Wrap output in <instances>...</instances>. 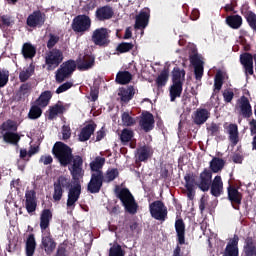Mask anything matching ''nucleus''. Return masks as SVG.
<instances>
[{"label":"nucleus","instance_id":"f257e3e1","mask_svg":"<svg viewBox=\"0 0 256 256\" xmlns=\"http://www.w3.org/2000/svg\"><path fill=\"white\" fill-rule=\"evenodd\" d=\"M53 153L61 165H69V171L72 175L74 181H79L84 175L85 170H83V158L80 156L72 155L71 148L62 142H57L54 145Z\"/></svg>","mask_w":256,"mask_h":256},{"label":"nucleus","instance_id":"f03ea898","mask_svg":"<svg viewBox=\"0 0 256 256\" xmlns=\"http://www.w3.org/2000/svg\"><path fill=\"white\" fill-rule=\"evenodd\" d=\"M173 85L170 88L171 101H175L177 97H181L183 92V81H185V70L175 67L172 71Z\"/></svg>","mask_w":256,"mask_h":256},{"label":"nucleus","instance_id":"7ed1b4c3","mask_svg":"<svg viewBox=\"0 0 256 256\" xmlns=\"http://www.w3.org/2000/svg\"><path fill=\"white\" fill-rule=\"evenodd\" d=\"M115 193L120 201L123 203L125 210L131 215H135L139 206L137 205V202H135V198L133 197L131 192L127 188H116Z\"/></svg>","mask_w":256,"mask_h":256},{"label":"nucleus","instance_id":"20e7f679","mask_svg":"<svg viewBox=\"0 0 256 256\" xmlns=\"http://www.w3.org/2000/svg\"><path fill=\"white\" fill-rule=\"evenodd\" d=\"M2 129L3 131H7L3 135V139L6 143H12V145H17V143H19V140L21 139V137H19V134L10 132V131H17V123L15 121H12V120L6 121L2 125Z\"/></svg>","mask_w":256,"mask_h":256},{"label":"nucleus","instance_id":"39448f33","mask_svg":"<svg viewBox=\"0 0 256 256\" xmlns=\"http://www.w3.org/2000/svg\"><path fill=\"white\" fill-rule=\"evenodd\" d=\"M77 69V64L73 60H69L67 62H64L60 69L56 71V81L57 83H63Z\"/></svg>","mask_w":256,"mask_h":256},{"label":"nucleus","instance_id":"423d86ee","mask_svg":"<svg viewBox=\"0 0 256 256\" xmlns=\"http://www.w3.org/2000/svg\"><path fill=\"white\" fill-rule=\"evenodd\" d=\"M72 29L75 33H85L91 29V18L87 15H78L73 19Z\"/></svg>","mask_w":256,"mask_h":256},{"label":"nucleus","instance_id":"0eeeda50","mask_svg":"<svg viewBox=\"0 0 256 256\" xmlns=\"http://www.w3.org/2000/svg\"><path fill=\"white\" fill-rule=\"evenodd\" d=\"M151 216L157 221H165L167 207L161 201H155L149 206Z\"/></svg>","mask_w":256,"mask_h":256},{"label":"nucleus","instance_id":"6e6552de","mask_svg":"<svg viewBox=\"0 0 256 256\" xmlns=\"http://www.w3.org/2000/svg\"><path fill=\"white\" fill-rule=\"evenodd\" d=\"M92 41L94 45H99V47H104V45H109V31L107 28H98L92 33Z\"/></svg>","mask_w":256,"mask_h":256},{"label":"nucleus","instance_id":"1a4fd4ad","mask_svg":"<svg viewBox=\"0 0 256 256\" xmlns=\"http://www.w3.org/2000/svg\"><path fill=\"white\" fill-rule=\"evenodd\" d=\"M103 173H92L91 180L88 183V191L90 193H99L103 186Z\"/></svg>","mask_w":256,"mask_h":256},{"label":"nucleus","instance_id":"9d476101","mask_svg":"<svg viewBox=\"0 0 256 256\" xmlns=\"http://www.w3.org/2000/svg\"><path fill=\"white\" fill-rule=\"evenodd\" d=\"M213 178V174L211 171L205 169L200 173L199 179L197 181V186L201 191H209L211 187V179Z\"/></svg>","mask_w":256,"mask_h":256},{"label":"nucleus","instance_id":"9b49d317","mask_svg":"<svg viewBox=\"0 0 256 256\" xmlns=\"http://www.w3.org/2000/svg\"><path fill=\"white\" fill-rule=\"evenodd\" d=\"M62 61L63 53L57 49L50 51L46 56V63L50 69L51 67H58Z\"/></svg>","mask_w":256,"mask_h":256},{"label":"nucleus","instance_id":"f8f14e48","mask_svg":"<svg viewBox=\"0 0 256 256\" xmlns=\"http://www.w3.org/2000/svg\"><path fill=\"white\" fill-rule=\"evenodd\" d=\"M45 23V14L37 10L30 14L27 18L28 27H39Z\"/></svg>","mask_w":256,"mask_h":256},{"label":"nucleus","instance_id":"ddd939ff","mask_svg":"<svg viewBox=\"0 0 256 256\" xmlns=\"http://www.w3.org/2000/svg\"><path fill=\"white\" fill-rule=\"evenodd\" d=\"M79 195H81V185L76 184L69 190L67 207L68 209H75V203L79 201Z\"/></svg>","mask_w":256,"mask_h":256},{"label":"nucleus","instance_id":"4468645a","mask_svg":"<svg viewBox=\"0 0 256 256\" xmlns=\"http://www.w3.org/2000/svg\"><path fill=\"white\" fill-rule=\"evenodd\" d=\"M43 237H42V247L44 251L49 255L55 251V247H57V244L51 237V233L49 232H42Z\"/></svg>","mask_w":256,"mask_h":256},{"label":"nucleus","instance_id":"2eb2a0df","mask_svg":"<svg viewBox=\"0 0 256 256\" xmlns=\"http://www.w3.org/2000/svg\"><path fill=\"white\" fill-rule=\"evenodd\" d=\"M237 245H239V237L234 236L227 244L223 256H239V248Z\"/></svg>","mask_w":256,"mask_h":256},{"label":"nucleus","instance_id":"dca6fc26","mask_svg":"<svg viewBox=\"0 0 256 256\" xmlns=\"http://www.w3.org/2000/svg\"><path fill=\"white\" fill-rule=\"evenodd\" d=\"M53 219V213L49 209H45L42 211L40 215V228L42 233H47V228L49 227V223Z\"/></svg>","mask_w":256,"mask_h":256},{"label":"nucleus","instance_id":"f3484780","mask_svg":"<svg viewBox=\"0 0 256 256\" xmlns=\"http://www.w3.org/2000/svg\"><path fill=\"white\" fill-rule=\"evenodd\" d=\"M155 125V119L151 113L145 112L142 114L140 120V127L144 129L146 132L151 131Z\"/></svg>","mask_w":256,"mask_h":256},{"label":"nucleus","instance_id":"a211bd4d","mask_svg":"<svg viewBox=\"0 0 256 256\" xmlns=\"http://www.w3.org/2000/svg\"><path fill=\"white\" fill-rule=\"evenodd\" d=\"M135 95V88L132 86L120 88L118 91V96L120 97V101L122 103H129L133 99Z\"/></svg>","mask_w":256,"mask_h":256},{"label":"nucleus","instance_id":"6ab92c4d","mask_svg":"<svg viewBox=\"0 0 256 256\" xmlns=\"http://www.w3.org/2000/svg\"><path fill=\"white\" fill-rule=\"evenodd\" d=\"M26 209L28 213H33L37 209V200L35 198V192L33 190L26 191Z\"/></svg>","mask_w":256,"mask_h":256},{"label":"nucleus","instance_id":"aec40b11","mask_svg":"<svg viewBox=\"0 0 256 256\" xmlns=\"http://www.w3.org/2000/svg\"><path fill=\"white\" fill-rule=\"evenodd\" d=\"M210 115L211 114L207 111V109L200 108L194 112L192 118L196 125H203V123L209 119Z\"/></svg>","mask_w":256,"mask_h":256},{"label":"nucleus","instance_id":"412c9836","mask_svg":"<svg viewBox=\"0 0 256 256\" xmlns=\"http://www.w3.org/2000/svg\"><path fill=\"white\" fill-rule=\"evenodd\" d=\"M240 63L243 65L246 75H253V56L251 54L241 55Z\"/></svg>","mask_w":256,"mask_h":256},{"label":"nucleus","instance_id":"4be33fe9","mask_svg":"<svg viewBox=\"0 0 256 256\" xmlns=\"http://www.w3.org/2000/svg\"><path fill=\"white\" fill-rule=\"evenodd\" d=\"M223 193V180L221 176H216L211 185V195L219 197Z\"/></svg>","mask_w":256,"mask_h":256},{"label":"nucleus","instance_id":"5701e85b","mask_svg":"<svg viewBox=\"0 0 256 256\" xmlns=\"http://www.w3.org/2000/svg\"><path fill=\"white\" fill-rule=\"evenodd\" d=\"M147 23H149V10L145 9L137 16L135 27L137 29H145Z\"/></svg>","mask_w":256,"mask_h":256},{"label":"nucleus","instance_id":"b1692460","mask_svg":"<svg viewBox=\"0 0 256 256\" xmlns=\"http://www.w3.org/2000/svg\"><path fill=\"white\" fill-rule=\"evenodd\" d=\"M191 61L194 66L195 77L199 80L203 77V60L199 56H194Z\"/></svg>","mask_w":256,"mask_h":256},{"label":"nucleus","instance_id":"393cba45","mask_svg":"<svg viewBox=\"0 0 256 256\" xmlns=\"http://www.w3.org/2000/svg\"><path fill=\"white\" fill-rule=\"evenodd\" d=\"M95 127H97V125L88 124L87 126L82 128L79 134V141H89L91 135H93V133L95 132Z\"/></svg>","mask_w":256,"mask_h":256},{"label":"nucleus","instance_id":"a878e982","mask_svg":"<svg viewBox=\"0 0 256 256\" xmlns=\"http://www.w3.org/2000/svg\"><path fill=\"white\" fill-rule=\"evenodd\" d=\"M96 17L99 21H105V19H111L113 17V9L109 6H104L96 11Z\"/></svg>","mask_w":256,"mask_h":256},{"label":"nucleus","instance_id":"bb28decb","mask_svg":"<svg viewBox=\"0 0 256 256\" xmlns=\"http://www.w3.org/2000/svg\"><path fill=\"white\" fill-rule=\"evenodd\" d=\"M175 230L177 233L179 244L184 245V243H185V223H183V220H176Z\"/></svg>","mask_w":256,"mask_h":256},{"label":"nucleus","instance_id":"cd10ccee","mask_svg":"<svg viewBox=\"0 0 256 256\" xmlns=\"http://www.w3.org/2000/svg\"><path fill=\"white\" fill-rule=\"evenodd\" d=\"M95 63V58L93 56H84L83 59H79L77 67L80 71H86V69H91Z\"/></svg>","mask_w":256,"mask_h":256},{"label":"nucleus","instance_id":"c85d7f7f","mask_svg":"<svg viewBox=\"0 0 256 256\" xmlns=\"http://www.w3.org/2000/svg\"><path fill=\"white\" fill-rule=\"evenodd\" d=\"M227 133L229 135V140L233 145H237L239 143V130L237 128V125L235 124H230L227 127Z\"/></svg>","mask_w":256,"mask_h":256},{"label":"nucleus","instance_id":"c756f323","mask_svg":"<svg viewBox=\"0 0 256 256\" xmlns=\"http://www.w3.org/2000/svg\"><path fill=\"white\" fill-rule=\"evenodd\" d=\"M104 165L105 158L98 156L90 163V169L92 173H103L101 169H103Z\"/></svg>","mask_w":256,"mask_h":256},{"label":"nucleus","instance_id":"7c9ffc66","mask_svg":"<svg viewBox=\"0 0 256 256\" xmlns=\"http://www.w3.org/2000/svg\"><path fill=\"white\" fill-rule=\"evenodd\" d=\"M36 53L37 50L35 46H33L31 43H24L22 47V55L25 59H33Z\"/></svg>","mask_w":256,"mask_h":256},{"label":"nucleus","instance_id":"2f4dec72","mask_svg":"<svg viewBox=\"0 0 256 256\" xmlns=\"http://www.w3.org/2000/svg\"><path fill=\"white\" fill-rule=\"evenodd\" d=\"M240 109L243 117H251V104H249V99L246 97L240 99Z\"/></svg>","mask_w":256,"mask_h":256},{"label":"nucleus","instance_id":"473e14b6","mask_svg":"<svg viewBox=\"0 0 256 256\" xmlns=\"http://www.w3.org/2000/svg\"><path fill=\"white\" fill-rule=\"evenodd\" d=\"M53 97V94L51 91H45L43 92L40 97L37 99V105L39 107H47L49 105V101H51V98Z\"/></svg>","mask_w":256,"mask_h":256},{"label":"nucleus","instance_id":"72a5a7b5","mask_svg":"<svg viewBox=\"0 0 256 256\" xmlns=\"http://www.w3.org/2000/svg\"><path fill=\"white\" fill-rule=\"evenodd\" d=\"M226 23L229 25V27H232V29H239L243 23V18L241 16H229L226 19Z\"/></svg>","mask_w":256,"mask_h":256},{"label":"nucleus","instance_id":"f704fd0d","mask_svg":"<svg viewBox=\"0 0 256 256\" xmlns=\"http://www.w3.org/2000/svg\"><path fill=\"white\" fill-rule=\"evenodd\" d=\"M35 247H37V243L35 242V236L31 234L26 241V255L33 256L35 253Z\"/></svg>","mask_w":256,"mask_h":256},{"label":"nucleus","instance_id":"c9c22d12","mask_svg":"<svg viewBox=\"0 0 256 256\" xmlns=\"http://www.w3.org/2000/svg\"><path fill=\"white\" fill-rule=\"evenodd\" d=\"M225 167V161L220 158H213L210 162V169L212 173H219Z\"/></svg>","mask_w":256,"mask_h":256},{"label":"nucleus","instance_id":"e433bc0d","mask_svg":"<svg viewBox=\"0 0 256 256\" xmlns=\"http://www.w3.org/2000/svg\"><path fill=\"white\" fill-rule=\"evenodd\" d=\"M54 185L65 191V189H69V187H71V179L69 177L60 176Z\"/></svg>","mask_w":256,"mask_h":256},{"label":"nucleus","instance_id":"4c0bfd02","mask_svg":"<svg viewBox=\"0 0 256 256\" xmlns=\"http://www.w3.org/2000/svg\"><path fill=\"white\" fill-rule=\"evenodd\" d=\"M65 111V107L61 104H56L49 109L48 119L53 120L57 115H61Z\"/></svg>","mask_w":256,"mask_h":256},{"label":"nucleus","instance_id":"58836bf2","mask_svg":"<svg viewBox=\"0 0 256 256\" xmlns=\"http://www.w3.org/2000/svg\"><path fill=\"white\" fill-rule=\"evenodd\" d=\"M33 73H35V66H33V64H30L28 68L20 72L19 74L20 81L22 83H25V81H27V79H29V77H31Z\"/></svg>","mask_w":256,"mask_h":256},{"label":"nucleus","instance_id":"ea45409f","mask_svg":"<svg viewBox=\"0 0 256 256\" xmlns=\"http://www.w3.org/2000/svg\"><path fill=\"white\" fill-rule=\"evenodd\" d=\"M244 251L247 256H256V243L253 239L248 238L246 240V246L244 247Z\"/></svg>","mask_w":256,"mask_h":256},{"label":"nucleus","instance_id":"a19ab883","mask_svg":"<svg viewBox=\"0 0 256 256\" xmlns=\"http://www.w3.org/2000/svg\"><path fill=\"white\" fill-rule=\"evenodd\" d=\"M153 155V151L149 148V146H144L138 149V159L139 161H147L149 157Z\"/></svg>","mask_w":256,"mask_h":256},{"label":"nucleus","instance_id":"79ce46f5","mask_svg":"<svg viewBox=\"0 0 256 256\" xmlns=\"http://www.w3.org/2000/svg\"><path fill=\"white\" fill-rule=\"evenodd\" d=\"M131 79H132L131 73H129L128 71L119 72L116 76V81L120 85H127V83L131 81Z\"/></svg>","mask_w":256,"mask_h":256},{"label":"nucleus","instance_id":"37998d69","mask_svg":"<svg viewBox=\"0 0 256 256\" xmlns=\"http://www.w3.org/2000/svg\"><path fill=\"white\" fill-rule=\"evenodd\" d=\"M228 197L230 199V201L234 202V203H241V193H239V190L233 187H229L228 188Z\"/></svg>","mask_w":256,"mask_h":256},{"label":"nucleus","instance_id":"c03bdc74","mask_svg":"<svg viewBox=\"0 0 256 256\" xmlns=\"http://www.w3.org/2000/svg\"><path fill=\"white\" fill-rule=\"evenodd\" d=\"M117 177H119V170L112 168L106 172L104 181H106V183H111V181H114Z\"/></svg>","mask_w":256,"mask_h":256},{"label":"nucleus","instance_id":"a18cd8bd","mask_svg":"<svg viewBox=\"0 0 256 256\" xmlns=\"http://www.w3.org/2000/svg\"><path fill=\"white\" fill-rule=\"evenodd\" d=\"M133 139V130H129V129H124L122 130L121 134H120V141H122V143H129V141H131Z\"/></svg>","mask_w":256,"mask_h":256},{"label":"nucleus","instance_id":"49530a36","mask_svg":"<svg viewBox=\"0 0 256 256\" xmlns=\"http://www.w3.org/2000/svg\"><path fill=\"white\" fill-rule=\"evenodd\" d=\"M168 79H169V71L163 70L156 80L158 87H163L167 83Z\"/></svg>","mask_w":256,"mask_h":256},{"label":"nucleus","instance_id":"de8ad7c7","mask_svg":"<svg viewBox=\"0 0 256 256\" xmlns=\"http://www.w3.org/2000/svg\"><path fill=\"white\" fill-rule=\"evenodd\" d=\"M43 111L39 106H32L29 112L30 119H39L41 117Z\"/></svg>","mask_w":256,"mask_h":256},{"label":"nucleus","instance_id":"09e8293b","mask_svg":"<svg viewBox=\"0 0 256 256\" xmlns=\"http://www.w3.org/2000/svg\"><path fill=\"white\" fill-rule=\"evenodd\" d=\"M122 123L126 127H131V125H135V119L129 115V112H124L122 114Z\"/></svg>","mask_w":256,"mask_h":256},{"label":"nucleus","instance_id":"8fccbe9b","mask_svg":"<svg viewBox=\"0 0 256 256\" xmlns=\"http://www.w3.org/2000/svg\"><path fill=\"white\" fill-rule=\"evenodd\" d=\"M214 87L217 91H221V87H223V72H217Z\"/></svg>","mask_w":256,"mask_h":256},{"label":"nucleus","instance_id":"3c124183","mask_svg":"<svg viewBox=\"0 0 256 256\" xmlns=\"http://www.w3.org/2000/svg\"><path fill=\"white\" fill-rule=\"evenodd\" d=\"M9 82V71L0 70V87H5Z\"/></svg>","mask_w":256,"mask_h":256},{"label":"nucleus","instance_id":"603ef678","mask_svg":"<svg viewBox=\"0 0 256 256\" xmlns=\"http://www.w3.org/2000/svg\"><path fill=\"white\" fill-rule=\"evenodd\" d=\"M131 49H133V44L126 42L119 44L117 47V51H119V53H127L131 51Z\"/></svg>","mask_w":256,"mask_h":256},{"label":"nucleus","instance_id":"864d4df0","mask_svg":"<svg viewBox=\"0 0 256 256\" xmlns=\"http://www.w3.org/2000/svg\"><path fill=\"white\" fill-rule=\"evenodd\" d=\"M63 190L62 188H59V186L54 185V193H53V200L54 201H61L63 197Z\"/></svg>","mask_w":256,"mask_h":256},{"label":"nucleus","instance_id":"5fc2aeb1","mask_svg":"<svg viewBox=\"0 0 256 256\" xmlns=\"http://www.w3.org/2000/svg\"><path fill=\"white\" fill-rule=\"evenodd\" d=\"M73 87V82H65L64 84L60 85L57 90L56 93L59 95L61 93H65V91H69V89H71Z\"/></svg>","mask_w":256,"mask_h":256},{"label":"nucleus","instance_id":"6e6d98bb","mask_svg":"<svg viewBox=\"0 0 256 256\" xmlns=\"http://www.w3.org/2000/svg\"><path fill=\"white\" fill-rule=\"evenodd\" d=\"M109 256H124L121 246L114 245L110 248Z\"/></svg>","mask_w":256,"mask_h":256},{"label":"nucleus","instance_id":"4d7b16f0","mask_svg":"<svg viewBox=\"0 0 256 256\" xmlns=\"http://www.w3.org/2000/svg\"><path fill=\"white\" fill-rule=\"evenodd\" d=\"M40 163H43V165H51V163H53V157H51V155L41 156Z\"/></svg>","mask_w":256,"mask_h":256},{"label":"nucleus","instance_id":"13d9d810","mask_svg":"<svg viewBox=\"0 0 256 256\" xmlns=\"http://www.w3.org/2000/svg\"><path fill=\"white\" fill-rule=\"evenodd\" d=\"M13 24V20H11L8 16H2L0 18V25H5L6 27H9V25Z\"/></svg>","mask_w":256,"mask_h":256},{"label":"nucleus","instance_id":"bf43d9fd","mask_svg":"<svg viewBox=\"0 0 256 256\" xmlns=\"http://www.w3.org/2000/svg\"><path fill=\"white\" fill-rule=\"evenodd\" d=\"M233 92L226 90L223 93V97H224V101H226V103H231V101H233Z\"/></svg>","mask_w":256,"mask_h":256},{"label":"nucleus","instance_id":"052dcab7","mask_svg":"<svg viewBox=\"0 0 256 256\" xmlns=\"http://www.w3.org/2000/svg\"><path fill=\"white\" fill-rule=\"evenodd\" d=\"M62 137L63 139H69V137H71V128H69V126H63Z\"/></svg>","mask_w":256,"mask_h":256},{"label":"nucleus","instance_id":"680f3d73","mask_svg":"<svg viewBox=\"0 0 256 256\" xmlns=\"http://www.w3.org/2000/svg\"><path fill=\"white\" fill-rule=\"evenodd\" d=\"M59 41V37L51 35L48 41L47 47L51 49V47H55V44Z\"/></svg>","mask_w":256,"mask_h":256},{"label":"nucleus","instance_id":"e2e57ef3","mask_svg":"<svg viewBox=\"0 0 256 256\" xmlns=\"http://www.w3.org/2000/svg\"><path fill=\"white\" fill-rule=\"evenodd\" d=\"M35 153H39V146L31 147L28 151L29 157H32V155H35Z\"/></svg>","mask_w":256,"mask_h":256},{"label":"nucleus","instance_id":"0e129e2a","mask_svg":"<svg viewBox=\"0 0 256 256\" xmlns=\"http://www.w3.org/2000/svg\"><path fill=\"white\" fill-rule=\"evenodd\" d=\"M250 130L252 135H255L256 133V120L250 121Z\"/></svg>","mask_w":256,"mask_h":256},{"label":"nucleus","instance_id":"69168bd1","mask_svg":"<svg viewBox=\"0 0 256 256\" xmlns=\"http://www.w3.org/2000/svg\"><path fill=\"white\" fill-rule=\"evenodd\" d=\"M20 183H21V181L19 179H17V180H13L11 185H12V187H14V189L19 190V187L21 186Z\"/></svg>","mask_w":256,"mask_h":256},{"label":"nucleus","instance_id":"338daca9","mask_svg":"<svg viewBox=\"0 0 256 256\" xmlns=\"http://www.w3.org/2000/svg\"><path fill=\"white\" fill-rule=\"evenodd\" d=\"M57 256H67V253L65 251V248L59 247L57 251Z\"/></svg>","mask_w":256,"mask_h":256},{"label":"nucleus","instance_id":"774afa93","mask_svg":"<svg viewBox=\"0 0 256 256\" xmlns=\"http://www.w3.org/2000/svg\"><path fill=\"white\" fill-rule=\"evenodd\" d=\"M103 137H105V131H103V130L98 131V132H97L96 139H97L98 141H101V139H103Z\"/></svg>","mask_w":256,"mask_h":256}]
</instances>
